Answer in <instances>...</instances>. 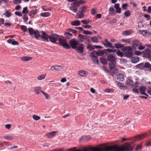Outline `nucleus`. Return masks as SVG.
Here are the masks:
<instances>
[{"label":"nucleus","mask_w":151,"mask_h":151,"mask_svg":"<svg viewBox=\"0 0 151 151\" xmlns=\"http://www.w3.org/2000/svg\"><path fill=\"white\" fill-rule=\"evenodd\" d=\"M141 45V43L138 40H134L132 41V46L134 48H136L139 45Z\"/></svg>","instance_id":"f8f14e48"},{"label":"nucleus","mask_w":151,"mask_h":151,"mask_svg":"<svg viewBox=\"0 0 151 151\" xmlns=\"http://www.w3.org/2000/svg\"><path fill=\"white\" fill-rule=\"evenodd\" d=\"M46 75H45V74H43V75H41L37 77V79L38 80H43L45 78L46 76Z\"/></svg>","instance_id":"37998d69"},{"label":"nucleus","mask_w":151,"mask_h":151,"mask_svg":"<svg viewBox=\"0 0 151 151\" xmlns=\"http://www.w3.org/2000/svg\"><path fill=\"white\" fill-rule=\"evenodd\" d=\"M22 12L23 14H27L28 13V11L27 10V7H25L23 8Z\"/></svg>","instance_id":"a18cd8bd"},{"label":"nucleus","mask_w":151,"mask_h":151,"mask_svg":"<svg viewBox=\"0 0 151 151\" xmlns=\"http://www.w3.org/2000/svg\"><path fill=\"white\" fill-rule=\"evenodd\" d=\"M33 119L37 121L40 119V117L39 116L34 115L32 116Z\"/></svg>","instance_id":"09e8293b"},{"label":"nucleus","mask_w":151,"mask_h":151,"mask_svg":"<svg viewBox=\"0 0 151 151\" xmlns=\"http://www.w3.org/2000/svg\"><path fill=\"white\" fill-rule=\"evenodd\" d=\"M84 48V45L82 44H80L75 49L78 53H82L83 51Z\"/></svg>","instance_id":"9b49d317"},{"label":"nucleus","mask_w":151,"mask_h":151,"mask_svg":"<svg viewBox=\"0 0 151 151\" xmlns=\"http://www.w3.org/2000/svg\"><path fill=\"white\" fill-rule=\"evenodd\" d=\"M41 88L37 86L34 89L35 91L36 92L37 94H39L40 93V91H41Z\"/></svg>","instance_id":"f704fd0d"},{"label":"nucleus","mask_w":151,"mask_h":151,"mask_svg":"<svg viewBox=\"0 0 151 151\" xmlns=\"http://www.w3.org/2000/svg\"><path fill=\"white\" fill-rule=\"evenodd\" d=\"M95 54L96 52L95 51L91 53V60L95 64L98 65L99 64V62L98 57L95 55Z\"/></svg>","instance_id":"6e6552de"},{"label":"nucleus","mask_w":151,"mask_h":151,"mask_svg":"<svg viewBox=\"0 0 151 151\" xmlns=\"http://www.w3.org/2000/svg\"><path fill=\"white\" fill-rule=\"evenodd\" d=\"M13 3L14 4H21V1L20 0H13Z\"/></svg>","instance_id":"5fc2aeb1"},{"label":"nucleus","mask_w":151,"mask_h":151,"mask_svg":"<svg viewBox=\"0 0 151 151\" xmlns=\"http://www.w3.org/2000/svg\"><path fill=\"white\" fill-rule=\"evenodd\" d=\"M151 64L148 62H146L144 64V68H149Z\"/></svg>","instance_id":"c03bdc74"},{"label":"nucleus","mask_w":151,"mask_h":151,"mask_svg":"<svg viewBox=\"0 0 151 151\" xmlns=\"http://www.w3.org/2000/svg\"><path fill=\"white\" fill-rule=\"evenodd\" d=\"M91 40L92 42L97 43L99 42L98 37L97 36H93L91 38Z\"/></svg>","instance_id":"4be33fe9"},{"label":"nucleus","mask_w":151,"mask_h":151,"mask_svg":"<svg viewBox=\"0 0 151 151\" xmlns=\"http://www.w3.org/2000/svg\"><path fill=\"white\" fill-rule=\"evenodd\" d=\"M96 10L94 8L92 9L91 10V13L93 15H94L96 14Z\"/></svg>","instance_id":"13d9d810"},{"label":"nucleus","mask_w":151,"mask_h":151,"mask_svg":"<svg viewBox=\"0 0 151 151\" xmlns=\"http://www.w3.org/2000/svg\"><path fill=\"white\" fill-rule=\"evenodd\" d=\"M76 17L77 19H81L84 16V14L80 11H78V12L76 13Z\"/></svg>","instance_id":"a211bd4d"},{"label":"nucleus","mask_w":151,"mask_h":151,"mask_svg":"<svg viewBox=\"0 0 151 151\" xmlns=\"http://www.w3.org/2000/svg\"><path fill=\"white\" fill-rule=\"evenodd\" d=\"M90 22V19H88L87 20H84L81 21V22L83 24H88Z\"/></svg>","instance_id":"49530a36"},{"label":"nucleus","mask_w":151,"mask_h":151,"mask_svg":"<svg viewBox=\"0 0 151 151\" xmlns=\"http://www.w3.org/2000/svg\"><path fill=\"white\" fill-rule=\"evenodd\" d=\"M37 12V9H36L35 10H32L30 12V13L33 14L34 15H35L36 14Z\"/></svg>","instance_id":"864d4df0"},{"label":"nucleus","mask_w":151,"mask_h":151,"mask_svg":"<svg viewBox=\"0 0 151 151\" xmlns=\"http://www.w3.org/2000/svg\"><path fill=\"white\" fill-rule=\"evenodd\" d=\"M4 15H5L6 17H9L11 16L12 13L9 11L6 10Z\"/></svg>","instance_id":"2f4dec72"},{"label":"nucleus","mask_w":151,"mask_h":151,"mask_svg":"<svg viewBox=\"0 0 151 151\" xmlns=\"http://www.w3.org/2000/svg\"><path fill=\"white\" fill-rule=\"evenodd\" d=\"M114 47L117 49H121L123 51H125L124 55L125 57L128 58H130L133 55L132 51V48L131 47L126 46L124 47V45L121 44L116 43L114 45Z\"/></svg>","instance_id":"f03ea898"},{"label":"nucleus","mask_w":151,"mask_h":151,"mask_svg":"<svg viewBox=\"0 0 151 151\" xmlns=\"http://www.w3.org/2000/svg\"><path fill=\"white\" fill-rule=\"evenodd\" d=\"M139 90L140 91H145L146 88L143 86H141L139 87Z\"/></svg>","instance_id":"603ef678"},{"label":"nucleus","mask_w":151,"mask_h":151,"mask_svg":"<svg viewBox=\"0 0 151 151\" xmlns=\"http://www.w3.org/2000/svg\"><path fill=\"white\" fill-rule=\"evenodd\" d=\"M124 15L126 17H128L130 15V12L129 10H127L124 12Z\"/></svg>","instance_id":"79ce46f5"},{"label":"nucleus","mask_w":151,"mask_h":151,"mask_svg":"<svg viewBox=\"0 0 151 151\" xmlns=\"http://www.w3.org/2000/svg\"><path fill=\"white\" fill-rule=\"evenodd\" d=\"M64 35L66 38L68 39H71L73 37V35L69 32H65L64 33Z\"/></svg>","instance_id":"f3484780"},{"label":"nucleus","mask_w":151,"mask_h":151,"mask_svg":"<svg viewBox=\"0 0 151 151\" xmlns=\"http://www.w3.org/2000/svg\"><path fill=\"white\" fill-rule=\"evenodd\" d=\"M57 132L56 131L51 132L47 134L46 135L48 138H52L55 135Z\"/></svg>","instance_id":"2eb2a0df"},{"label":"nucleus","mask_w":151,"mask_h":151,"mask_svg":"<svg viewBox=\"0 0 151 151\" xmlns=\"http://www.w3.org/2000/svg\"><path fill=\"white\" fill-rule=\"evenodd\" d=\"M140 83L137 82H136L134 83V88H137L138 87Z\"/></svg>","instance_id":"e2e57ef3"},{"label":"nucleus","mask_w":151,"mask_h":151,"mask_svg":"<svg viewBox=\"0 0 151 151\" xmlns=\"http://www.w3.org/2000/svg\"><path fill=\"white\" fill-rule=\"evenodd\" d=\"M87 49H88L89 50H93L94 48L91 45H88L87 46Z\"/></svg>","instance_id":"052dcab7"},{"label":"nucleus","mask_w":151,"mask_h":151,"mask_svg":"<svg viewBox=\"0 0 151 151\" xmlns=\"http://www.w3.org/2000/svg\"><path fill=\"white\" fill-rule=\"evenodd\" d=\"M21 30L24 32H26L27 31V28L24 25H22L21 27Z\"/></svg>","instance_id":"de8ad7c7"},{"label":"nucleus","mask_w":151,"mask_h":151,"mask_svg":"<svg viewBox=\"0 0 151 151\" xmlns=\"http://www.w3.org/2000/svg\"><path fill=\"white\" fill-rule=\"evenodd\" d=\"M3 138H5L6 139L9 140H12L13 139V137L11 136H6L2 137Z\"/></svg>","instance_id":"ea45409f"},{"label":"nucleus","mask_w":151,"mask_h":151,"mask_svg":"<svg viewBox=\"0 0 151 151\" xmlns=\"http://www.w3.org/2000/svg\"><path fill=\"white\" fill-rule=\"evenodd\" d=\"M117 22V20L115 19H113L112 20H111L109 21V23L110 24H112L113 23H115Z\"/></svg>","instance_id":"4d7b16f0"},{"label":"nucleus","mask_w":151,"mask_h":151,"mask_svg":"<svg viewBox=\"0 0 151 151\" xmlns=\"http://www.w3.org/2000/svg\"><path fill=\"white\" fill-rule=\"evenodd\" d=\"M83 33L85 34H88L89 35H92V33L91 32L88 30H84L83 32Z\"/></svg>","instance_id":"8fccbe9b"},{"label":"nucleus","mask_w":151,"mask_h":151,"mask_svg":"<svg viewBox=\"0 0 151 151\" xmlns=\"http://www.w3.org/2000/svg\"><path fill=\"white\" fill-rule=\"evenodd\" d=\"M78 38L79 40L81 42H83L85 38V37L84 35H79L78 37Z\"/></svg>","instance_id":"7c9ffc66"},{"label":"nucleus","mask_w":151,"mask_h":151,"mask_svg":"<svg viewBox=\"0 0 151 151\" xmlns=\"http://www.w3.org/2000/svg\"><path fill=\"white\" fill-rule=\"evenodd\" d=\"M91 150L88 151L87 148L83 149L82 151H109L118 150V148L116 146H112L111 148L109 147H106L103 148H99L98 147L91 148Z\"/></svg>","instance_id":"7ed1b4c3"},{"label":"nucleus","mask_w":151,"mask_h":151,"mask_svg":"<svg viewBox=\"0 0 151 151\" xmlns=\"http://www.w3.org/2000/svg\"><path fill=\"white\" fill-rule=\"evenodd\" d=\"M147 33V30H140L139 31V33L142 35L143 36L146 35Z\"/></svg>","instance_id":"c756f323"},{"label":"nucleus","mask_w":151,"mask_h":151,"mask_svg":"<svg viewBox=\"0 0 151 151\" xmlns=\"http://www.w3.org/2000/svg\"><path fill=\"white\" fill-rule=\"evenodd\" d=\"M116 12L118 13H120L121 12V8L119 7L115 9Z\"/></svg>","instance_id":"0e129e2a"},{"label":"nucleus","mask_w":151,"mask_h":151,"mask_svg":"<svg viewBox=\"0 0 151 151\" xmlns=\"http://www.w3.org/2000/svg\"><path fill=\"white\" fill-rule=\"evenodd\" d=\"M28 31L30 35L33 36L34 35V37L37 39L39 40V38H41L44 41H49L48 39L50 36L47 34L45 32L42 31L41 32L42 35H41L38 30H35L32 28H29L28 29Z\"/></svg>","instance_id":"f257e3e1"},{"label":"nucleus","mask_w":151,"mask_h":151,"mask_svg":"<svg viewBox=\"0 0 151 151\" xmlns=\"http://www.w3.org/2000/svg\"><path fill=\"white\" fill-rule=\"evenodd\" d=\"M145 135L144 134L139 135L135 137L136 140H138L141 139L145 137Z\"/></svg>","instance_id":"b1692460"},{"label":"nucleus","mask_w":151,"mask_h":151,"mask_svg":"<svg viewBox=\"0 0 151 151\" xmlns=\"http://www.w3.org/2000/svg\"><path fill=\"white\" fill-rule=\"evenodd\" d=\"M139 59L137 57H134L131 59L132 62L134 63H136L139 61Z\"/></svg>","instance_id":"bb28decb"},{"label":"nucleus","mask_w":151,"mask_h":151,"mask_svg":"<svg viewBox=\"0 0 151 151\" xmlns=\"http://www.w3.org/2000/svg\"><path fill=\"white\" fill-rule=\"evenodd\" d=\"M32 57L27 56L22 57L21 58V60L23 61H27L32 59Z\"/></svg>","instance_id":"5701e85b"},{"label":"nucleus","mask_w":151,"mask_h":151,"mask_svg":"<svg viewBox=\"0 0 151 151\" xmlns=\"http://www.w3.org/2000/svg\"><path fill=\"white\" fill-rule=\"evenodd\" d=\"M109 14L111 15L112 14H114L115 11L113 7H110L109 8Z\"/></svg>","instance_id":"473e14b6"},{"label":"nucleus","mask_w":151,"mask_h":151,"mask_svg":"<svg viewBox=\"0 0 151 151\" xmlns=\"http://www.w3.org/2000/svg\"><path fill=\"white\" fill-rule=\"evenodd\" d=\"M58 41L60 45L62 46L64 48L67 50L70 49V47L69 45L67 44V41L65 39H61L60 37Z\"/></svg>","instance_id":"423d86ee"},{"label":"nucleus","mask_w":151,"mask_h":151,"mask_svg":"<svg viewBox=\"0 0 151 151\" xmlns=\"http://www.w3.org/2000/svg\"><path fill=\"white\" fill-rule=\"evenodd\" d=\"M117 85L119 88L120 89H122V88L126 87V86L123 85L120 82L118 83Z\"/></svg>","instance_id":"3c124183"},{"label":"nucleus","mask_w":151,"mask_h":151,"mask_svg":"<svg viewBox=\"0 0 151 151\" xmlns=\"http://www.w3.org/2000/svg\"><path fill=\"white\" fill-rule=\"evenodd\" d=\"M87 6H83L81 8V11H80L84 14V13L86 12H87Z\"/></svg>","instance_id":"a878e982"},{"label":"nucleus","mask_w":151,"mask_h":151,"mask_svg":"<svg viewBox=\"0 0 151 151\" xmlns=\"http://www.w3.org/2000/svg\"><path fill=\"white\" fill-rule=\"evenodd\" d=\"M128 5L127 4H122V7L124 9H126Z\"/></svg>","instance_id":"680f3d73"},{"label":"nucleus","mask_w":151,"mask_h":151,"mask_svg":"<svg viewBox=\"0 0 151 151\" xmlns=\"http://www.w3.org/2000/svg\"><path fill=\"white\" fill-rule=\"evenodd\" d=\"M100 61L101 63L103 64H106L107 63L106 60L104 58H100Z\"/></svg>","instance_id":"c9c22d12"},{"label":"nucleus","mask_w":151,"mask_h":151,"mask_svg":"<svg viewBox=\"0 0 151 151\" xmlns=\"http://www.w3.org/2000/svg\"><path fill=\"white\" fill-rule=\"evenodd\" d=\"M71 5H73L74 6H76L77 7H78L80 6L79 2L78 1H76L75 2H73L71 4Z\"/></svg>","instance_id":"a19ab883"},{"label":"nucleus","mask_w":151,"mask_h":151,"mask_svg":"<svg viewBox=\"0 0 151 151\" xmlns=\"http://www.w3.org/2000/svg\"><path fill=\"white\" fill-rule=\"evenodd\" d=\"M56 70H61L62 69V67L60 65H56Z\"/></svg>","instance_id":"338daca9"},{"label":"nucleus","mask_w":151,"mask_h":151,"mask_svg":"<svg viewBox=\"0 0 151 151\" xmlns=\"http://www.w3.org/2000/svg\"><path fill=\"white\" fill-rule=\"evenodd\" d=\"M69 44L71 47L75 49L79 44V41L75 39H73L69 41Z\"/></svg>","instance_id":"1a4fd4ad"},{"label":"nucleus","mask_w":151,"mask_h":151,"mask_svg":"<svg viewBox=\"0 0 151 151\" xmlns=\"http://www.w3.org/2000/svg\"><path fill=\"white\" fill-rule=\"evenodd\" d=\"M108 60L109 61V65L111 69H113L115 68L116 65V61L115 57L112 55H109L107 57Z\"/></svg>","instance_id":"20e7f679"},{"label":"nucleus","mask_w":151,"mask_h":151,"mask_svg":"<svg viewBox=\"0 0 151 151\" xmlns=\"http://www.w3.org/2000/svg\"><path fill=\"white\" fill-rule=\"evenodd\" d=\"M104 53V51L98 50L97 52H96V54L97 55L101 56L103 55Z\"/></svg>","instance_id":"c85d7f7f"},{"label":"nucleus","mask_w":151,"mask_h":151,"mask_svg":"<svg viewBox=\"0 0 151 151\" xmlns=\"http://www.w3.org/2000/svg\"><path fill=\"white\" fill-rule=\"evenodd\" d=\"M69 8L70 10H72L74 12H76L78 11L77 7L73 5H71V6L69 7Z\"/></svg>","instance_id":"cd10ccee"},{"label":"nucleus","mask_w":151,"mask_h":151,"mask_svg":"<svg viewBox=\"0 0 151 151\" xmlns=\"http://www.w3.org/2000/svg\"><path fill=\"white\" fill-rule=\"evenodd\" d=\"M88 74V73L87 71L81 70L79 71L78 74L82 76H87Z\"/></svg>","instance_id":"dca6fc26"},{"label":"nucleus","mask_w":151,"mask_h":151,"mask_svg":"<svg viewBox=\"0 0 151 151\" xmlns=\"http://www.w3.org/2000/svg\"><path fill=\"white\" fill-rule=\"evenodd\" d=\"M71 24L73 26H78L80 25V22L78 20H76L71 22Z\"/></svg>","instance_id":"6ab92c4d"},{"label":"nucleus","mask_w":151,"mask_h":151,"mask_svg":"<svg viewBox=\"0 0 151 151\" xmlns=\"http://www.w3.org/2000/svg\"><path fill=\"white\" fill-rule=\"evenodd\" d=\"M7 42L8 43L11 44L13 45H19V43L18 42L13 39H9L7 40Z\"/></svg>","instance_id":"4468645a"},{"label":"nucleus","mask_w":151,"mask_h":151,"mask_svg":"<svg viewBox=\"0 0 151 151\" xmlns=\"http://www.w3.org/2000/svg\"><path fill=\"white\" fill-rule=\"evenodd\" d=\"M142 57L145 59H147L151 61V51L148 49H146L142 53Z\"/></svg>","instance_id":"39448f33"},{"label":"nucleus","mask_w":151,"mask_h":151,"mask_svg":"<svg viewBox=\"0 0 151 151\" xmlns=\"http://www.w3.org/2000/svg\"><path fill=\"white\" fill-rule=\"evenodd\" d=\"M117 78L119 81H122L124 79V75L122 73H119L117 75Z\"/></svg>","instance_id":"aec40b11"},{"label":"nucleus","mask_w":151,"mask_h":151,"mask_svg":"<svg viewBox=\"0 0 151 151\" xmlns=\"http://www.w3.org/2000/svg\"><path fill=\"white\" fill-rule=\"evenodd\" d=\"M131 33V31L129 30H126L123 32L122 35L124 36H128Z\"/></svg>","instance_id":"72a5a7b5"},{"label":"nucleus","mask_w":151,"mask_h":151,"mask_svg":"<svg viewBox=\"0 0 151 151\" xmlns=\"http://www.w3.org/2000/svg\"><path fill=\"white\" fill-rule=\"evenodd\" d=\"M142 148V146L139 145L136 147V151H139Z\"/></svg>","instance_id":"bf43d9fd"},{"label":"nucleus","mask_w":151,"mask_h":151,"mask_svg":"<svg viewBox=\"0 0 151 151\" xmlns=\"http://www.w3.org/2000/svg\"><path fill=\"white\" fill-rule=\"evenodd\" d=\"M132 91L134 93H139V92L137 89H136V88H133L132 89Z\"/></svg>","instance_id":"774afa93"},{"label":"nucleus","mask_w":151,"mask_h":151,"mask_svg":"<svg viewBox=\"0 0 151 151\" xmlns=\"http://www.w3.org/2000/svg\"><path fill=\"white\" fill-rule=\"evenodd\" d=\"M102 44L106 47H109L112 49H114V46L112 45V44L109 42L107 39H105L104 42H103Z\"/></svg>","instance_id":"9d476101"},{"label":"nucleus","mask_w":151,"mask_h":151,"mask_svg":"<svg viewBox=\"0 0 151 151\" xmlns=\"http://www.w3.org/2000/svg\"><path fill=\"white\" fill-rule=\"evenodd\" d=\"M122 41L128 43H130V40L129 39H123L122 40Z\"/></svg>","instance_id":"69168bd1"},{"label":"nucleus","mask_w":151,"mask_h":151,"mask_svg":"<svg viewBox=\"0 0 151 151\" xmlns=\"http://www.w3.org/2000/svg\"><path fill=\"white\" fill-rule=\"evenodd\" d=\"M60 37L59 35H58L53 33L50 36L49 39L51 42L55 43L57 40H59Z\"/></svg>","instance_id":"0eeeda50"},{"label":"nucleus","mask_w":151,"mask_h":151,"mask_svg":"<svg viewBox=\"0 0 151 151\" xmlns=\"http://www.w3.org/2000/svg\"><path fill=\"white\" fill-rule=\"evenodd\" d=\"M117 55L121 57H122L124 56V54L121 52L119 50H118L116 52Z\"/></svg>","instance_id":"58836bf2"},{"label":"nucleus","mask_w":151,"mask_h":151,"mask_svg":"<svg viewBox=\"0 0 151 151\" xmlns=\"http://www.w3.org/2000/svg\"><path fill=\"white\" fill-rule=\"evenodd\" d=\"M50 15V13L49 12H45L41 13L40 14V16L45 17H47L49 16Z\"/></svg>","instance_id":"393cba45"},{"label":"nucleus","mask_w":151,"mask_h":151,"mask_svg":"<svg viewBox=\"0 0 151 151\" xmlns=\"http://www.w3.org/2000/svg\"><path fill=\"white\" fill-rule=\"evenodd\" d=\"M91 137L89 136H82L81 138L80 139V142L82 141H87L91 139Z\"/></svg>","instance_id":"ddd939ff"},{"label":"nucleus","mask_w":151,"mask_h":151,"mask_svg":"<svg viewBox=\"0 0 151 151\" xmlns=\"http://www.w3.org/2000/svg\"><path fill=\"white\" fill-rule=\"evenodd\" d=\"M126 84L127 85L129 86H132L134 85L133 81L130 79L127 80L126 81Z\"/></svg>","instance_id":"412c9836"},{"label":"nucleus","mask_w":151,"mask_h":151,"mask_svg":"<svg viewBox=\"0 0 151 151\" xmlns=\"http://www.w3.org/2000/svg\"><path fill=\"white\" fill-rule=\"evenodd\" d=\"M40 92L45 96V97L47 99H50V96L47 93L43 91H40Z\"/></svg>","instance_id":"4c0bfd02"},{"label":"nucleus","mask_w":151,"mask_h":151,"mask_svg":"<svg viewBox=\"0 0 151 151\" xmlns=\"http://www.w3.org/2000/svg\"><path fill=\"white\" fill-rule=\"evenodd\" d=\"M67 30L69 32H71L73 33H75L77 32L76 30L72 29L71 28H68L67 29Z\"/></svg>","instance_id":"6e6d98bb"},{"label":"nucleus","mask_w":151,"mask_h":151,"mask_svg":"<svg viewBox=\"0 0 151 151\" xmlns=\"http://www.w3.org/2000/svg\"><path fill=\"white\" fill-rule=\"evenodd\" d=\"M136 67L137 68L142 69L144 68V64L143 63H139L136 65Z\"/></svg>","instance_id":"e433bc0d"}]
</instances>
